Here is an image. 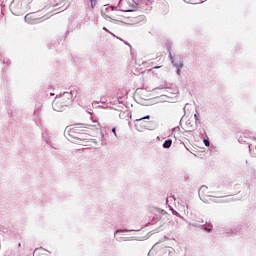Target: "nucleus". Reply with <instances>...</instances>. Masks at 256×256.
Instances as JSON below:
<instances>
[{"label":"nucleus","mask_w":256,"mask_h":256,"mask_svg":"<svg viewBox=\"0 0 256 256\" xmlns=\"http://www.w3.org/2000/svg\"><path fill=\"white\" fill-rule=\"evenodd\" d=\"M87 127L83 124H77L74 126H69L66 128V133L68 137H71L73 139H78V140H84L81 138V135L86 132Z\"/></svg>","instance_id":"f257e3e1"},{"label":"nucleus","mask_w":256,"mask_h":256,"mask_svg":"<svg viewBox=\"0 0 256 256\" xmlns=\"http://www.w3.org/2000/svg\"><path fill=\"white\" fill-rule=\"evenodd\" d=\"M198 195L204 202H207L209 198L214 197L213 192L209 191L207 186H202L200 190H198Z\"/></svg>","instance_id":"f03ea898"},{"label":"nucleus","mask_w":256,"mask_h":256,"mask_svg":"<svg viewBox=\"0 0 256 256\" xmlns=\"http://www.w3.org/2000/svg\"><path fill=\"white\" fill-rule=\"evenodd\" d=\"M42 18H43V16H40L38 13L32 12V13L26 14L25 22L29 23V24H36L40 20H42Z\"/></svg>","instance_id":"7ed1b4c3"},{"label":"nucleus","mask_w":256,"mask_h":256,"mask_svg":"<svg viewBox=\"0 0 256 256\" xmlns=\"http://www.w3.org/2000/svg\"><path fill=\"white\" fill-rule=\"evenodd\" d=\"M145 119L149 120L150 119V116H145V117H142V118H137L136 119V124H135V127L138 131H142L143 129H146L147 126V122L144 121Z\"/></svg>","instance_id":"20e7f679"},{"label":"nucleus","mask_w":256,"mask_h":256,"mask_svg":"<svg viewBox=\"0 0 256 256\" xmlns=\"http://www.w3.org/2000/svg\"><path fill=\"white\" fill-rule=\"evenodd\" d=\"M65 104L62 98H56L54 102H52V109L57 112H61L64 108Z\"/></svg>","instance_id":"39448f33"},{"label":"nucleus","mask_w":256,"mask_h":256,"mask_svg":"<svg viewBox=\"0 0 256 256\" xmlns=\"http://www.w3.org/2000/svg\"><path fill=\"white\" fill-rule=\"evenodd\" d=\"M123 18L124 16H122V12L119 10L114 12V14L111 16V19L115 22H121Z\"/></svg>","instance_id":"423d86ee"},{"label":"nucleus","mask_w":256,"mask_h":256,"mask_svg":"<svg viewBox=\"0 0 256 256\" xmlns=\"http://www.w3.org/2000/svg\"><path fill=\"white\" fill-rule=\"evenodd\" d=\"M33 256H48V252L46 249L37 248L34 250Z\"/></svg>","instance_id":"0eeeda50"},{"label":"nucleus","mask_w":256,"mask_h":256,"mask_svg":"<svg viewBox=\"0 0 256 256\" xmlns=\"http://www.w3.org/2000/svg\"><path fill=\"white\" fill-rule=\"evenodd\" d=\"M172 144H173L172 140H165V142L163 143V148L169 149Z\"/></svg>","instance_id":"6e6552de"},{"label":"nucleus","mask_w":256,"mask_h":256,"mask_svg":"<svg viewBox=\"0 0 256 256\" xmlns=\"http://www.w3.org/2000/svg\"><path fill=\"white\" fill-rule=\"evenodd\" d=\"M178 70H177V74H178V76H181V69L183 68V64L182 63H180L179 65H178Z\"/></svg>","instance_id":"1a4fd4ad"},{"label":"nucleus","mask_w":256,"mask_h":256,"mask_svg":"<svg viewBox=\"0 0 256 256\" xmlns=\"http://www.w3.org/2000/svg\"><path fill=\"white\" fill-rule=\"evenodd\" d=\"M91 8H94L96 6V0H90Z\"/></svg>","instance_id":"9d476101"},{"label":"nucleus","mask_w":256,"mask_h":256,"mask_svg":"<svg viewBox=\"0 0 256 256\" xmlns=\"http://www.w3.org/2000/svg\"><path fill=\"white\" fill-rule=\"evenodd\" d=\"M204 145H205L206 147H209V146H210V141H209V140H204Z\"/></svg>","instance_id":"9b49d317"},{"label":"nucleus","mask_w":256,"mask_h":256,"mask_svg":"<svg viewBox=\"0 0 256 256\" xmlns=\"http://www.w3.org/2000/svg\"><path fill=\"white\" fill-rule=\"evenodd\" d=\"M204 231H206V232L210 233L211 231H213V229L208 228V227H204Z\"/></svg>","instance_id":"f8f14e48"},{"label":"nucleus","mask_w":256,"mask_h":256,"mask_svg":"<svg viewBox=\"0 0 256 256\" xmlns=\"http://www.w3.org/2000/svg\"><path fill=\"white\" fill-rule=\"evenodd\" d=\"M112 132H113L114 136L117 137L116 128H113V129H112Z\"/></svg>","instance_id":"ddd939ff"},{"label":"nucleus","mask_w":256,"mask_h":256,"mask_svg":"<svg viewBox=\"0 0 256 256\" xmlns=\"http://www.w3.org/2000/svg\"><path fill=\"white\" fill-rule=\"evenodd\" d=\"M159 68H161V66H156V67H154L153 69H159Z\"/></svg>","instance_id":"4468645a"},{"label":"nucleus","mask_w":256,"mask_h":256,"mask_svg":"<svg viewBox=\"0 0 256 256\" xmlns=\"http://www.w3.org/2000/svg\"><path fill=\"white\" fill-rule=\"evenodd\" d=\"M194 117H195L196 120H198V115L197 114H195Z\"/></svg>","instance_id":"2eb2a0df"},{"label":"nucleus","mask_w":256,"mask_h":256,"mask_svg":"<svg viewBox=\"0 0 256 256\" xmlns=\"http://www.w3.org/2000/svg\"><path fill=\"white\" fill-rule=\"evenodd\" d=\"M140 18H141V20H144V19H145V17H144V16H140Z\"/></svg>","instance_id":"dca6fc26"},{"label":"nucleus","mask_w":256,"mask_h":256,"mask_svg":"<svg viewBox=\"0 0 256 256\" xmlns=\"http://www.w3.org/2000/svg\"><path fill=\"white\" fill-rule=\"evenodd\" d=\"M55 10H50V13L54 12Z\"/></svg>","instance_id":"f3484780"},{"label":"nucleus","mask_w":256,"mask_h":256,"mask_svg":"<svg viewBox=\"0 0 256 256\" xmlns=\"http://www.w3.org/2000/svg\"><path fill=\"white\" fill-rule=\"evenodd\" d=\"M125 12H130V10H125Z\"/></svg>","instance_id":"a211bd4d"}]
</instances>
